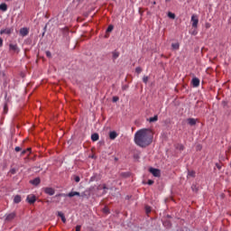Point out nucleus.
<instances>
[{"instance_id": "1", "label": "nucleus", "mask_w": 231, "mask_h": 231, "mask_svg": "<svg viewBox=\"0 0 231 231\" xmlns=\"http://www.w3.org/2000/svg\"><path fill=\"white\" fill-rule=\"evenodd\" d=\"M152 138L153 134L151 129H141L138 130L134 134V142L136 145L142 147L143 149L149 147V145L152 143Z\"/></svg>"}, {"instance_id": "2", "label": "nucleus", "mask_w": 231, "mask_h": 231, "mask_svg": "<svg viewBox=\"0 0 231 231\" xmlns=\"http://www.w3.org/2000/svg\"><path fill=\"white\" fill-rule=\"evenodd\" d=\"M59 196L60 198H75V196H78L79 198H80L83 195H81L80 192H78V191H70L69 194L61 193Z\"/></svg>"}, {"instance_id": "3", "label": "nucleus", "mask_w": 231, "mask_h": 231, "mask_svg": "<svg viewBox=\"0 0 231 231\" xmlns=\"http://www.w3.org/2000/svg\"><path fill=\"white\" fill-rule=\"evenodd\" d=\"M9 51H13V53H19L21 51V50L19 49V46L17 45V43H15V44L10 43L9 44Z\"/></svg>"}, {"instance_id": "4", "label": "nucleus", "mask_w": 231, "mask_h": 231, "mask_svg": "<svg viewBox=\"0 0 231 231\" xmlns=\"http://www.w3.org/2000/svg\"><path fill=\"white\" fill-rule=\"evenodd\" d=\"M14 32V27L11 28H5V29H2L0 31V35H11Z\"/></svg>"}, {"instance_id": "5", "label": "nucleus", "mask_w": 231, "mask_h": 231, "mask_svg": "<svg viewBox=\"0 0 231 231\" xmlns=\"http://www.w3.org/2000/svg\"><path fill=\"white\" fill-rule=\"evenodd\" d=\"M149 171L151 172V174H152V176H154L155 178H160L161 176V171L160 170L156 169V168H150Z\"/></svg>"}, {"instance_id": "6", "label": "nucleus", "mask_w": 231, "mask_h": 231, "mask_svg": "<svg viewBox=\"0 0 231 231\" xmlns=\"http://www.w3.org/2000/svg\"><path fill=\"white\" fill-rule=\"evenodd\" d=\"M191 22H192V27L198 28V23H199V19H198V16L193 14L191 16Z\"/></svg>"}, {"instance_id": "7", "label": "nucleus", "mask_w": 231, "mask_h": 231, "mask_svg": "<svg viewBox=\"0 0 231 231\" xmlns=\"http://www.w3.org/2000/svg\"><path fill=\"white\" fill-rule=\"evenodd\" d=\"M43 191L45 192V194H48L49 196H53V194H55V189L53 188H43Z\"/></svg>"}, {"instance_id": "8", "label": "nucleus", "mask_w": 231, "mask_h": 231, "mask_svg": "<svg viewBox=\"0 0 231 231\" xmlns=\"http://www.w3.org/2000/svg\"><path fill=\"white\" fill-rule=\"evenodd\" d=\"M14 218H15V213H10L5 215V221H7V223H10V221H12Z\"/></svg>"}, {"instance_id": "9", "label": "nucleus", "mask_w": 231, "mask_h": 231, "mask_svg": "<svg viewBox=\"0 0 231 231\" xmlns=\"http://www.w3.org/2000/svg\"><path fill=\"white\" fill-rule=\"evenodd\" d=\"M28 33H30V31L28 30V28L23 27V28L20 29V35H22V37H26V35H28Z\"/></svg>"}, {"instance_id": "10", "label": "nucleus", "mask_w": 231, "mask_h": 231, "mask_svg": "<svg viewBox=\"0 0 231 231\" xmlns=\"http://www.w3.org/2000/svg\"><path fill=\"white\" fill-rule=\"evenodd\" d=\"M26 201H28V203H35L37 197H35V195H29L27 196Z\"/></svg>"}, {"instance_id": "11", "label": "nucleus", "mask_w": 231, "mask_h": 231, "mask_svg": "<svg viewBox=\"0 0 231 231\" xmlns=\"http://www.w3.org/2000/svg\"><path fill=\"white\" fill-rule=\"evenodd\" d=\"M191 84H192L193 88H199V79L193 78L191 80Z\"/></svg>"}, {"instance_id": "12", "label": "nucleus", "mask_w": 231, "mask_h": 231, "mask_svg": "<svg viewBox=\"0 0 231 231\" xmlns=\"http://www.w3.org/2000/svg\"><path fill=\"white\" fill-rule=\"evenodd\" d=\"M197 122H198V119L188 118V124H189V125H196Z\"/></svg>"}, {"instance_id": "13", "label": "nucleus", "mask_w": 231, "mask_h": 231, "mask_svg": "<svg viewBox=\"0 0 231 231\" xmlns=\"http://www.w3.org/2000/svg\"><path fill=\"white\" fill-rule=\"evenodd\" d=\"M117 136H118V134H116V132H115V131H112L109 133L110 140H115Z\"/></svg>"}, {"instance_id": "14", "label": "nucleus", "mask_w": 231, "mask_h": 231, "mask_svg": "<svg viewBox=\"0 0 231 231\" xmlns=\"http://www.w3.org/2000/svg\"><path fill=\"white\" fill-rule=\"evenodd\" d=\"M30 183H32V185H39V183H41V179L35 178L32 180H31Z\"/></svg>"}, {"instance_id": "15", "label": "nucleus", "mask_w": 231, "mask_h": 231, "mask_svg": "<svg viewBox=\"0 0 231 231\" xmlns=\"http://www.w3.org/2000/svg\"><path fill=\"white\" fill-rule=\"evenodd\" d=\"M98 138H100V136L98 135V134H93L91 135V140L92 142H98Z\"/></svg>"}, {"instance_id": "16", "label": "nucleus", "mask_w": 231, "mask_h": 231, "mask_svg": "<svg viewBox=\"0 0 231 231\" xmlns=\"http://www.w3.org/2000/svg\"><path fill=\"white\" fill-rule=\"evenodd\" d=\"M58 216L61 218L62 223H66V217H64V213L59 211Z\"/></svg>"}, {"instance_id": "17", "label": "nucleus", "mask_w": 231, "mask_h": 231, "mask_svg": "<svg viewBox=\"0 0 231 231\" xmlns=\"http://www.w3.org/2000/svg\"><path fill=\"white\" fill-rule=\"evenodd\" d=\"M0 10H2V12H6V10H8V5H6V4H1Z\"/></svg>"}, {"instance_id": "18", "label": "nucleus", "mask_w": 231, "mask_h": 231, "mask_svg": "<svg viewBox=\"0 0 231 231\" xmlns=\"http://www.w3.org/2000/svg\"><path fill=\"white\" fill-rule=\"evenodd\" d=\"M148 121L150 122V124H152L154 122H158V116H154L153 117H150L148 119Z\"/></svg>"}, {"instance_id": "19", "label": "nucleus", "mask_w": 231, "mask_h": 231, "mask_svg": "<svg viewBox=\"0 0 231 231\" xmlns=\"http://www.w3.org/2000/svg\"><path fill=\"white\" fill-rule=\"evenodd\" d=\"M98 190H104V193H106V190H107V186L106 184L100 185L97 188Z\"/></svg>"}, {"instance_id": "20", "label": "nucleus", "mask_w": 231, "mask_h": 231, "mask_svg": "<svg viewBox=\"0 0 231 231\" xmlns=\"http://www.w3.org/2000/svg\"><path fill=\"white\" fill-rule=\"evenodd\" d=\"M112 57H113L114 60L118 59V57H120V52H118V51H113V52H112Z\"/></svg>"}, {"instance_id": "21", "label": "nucleus", "mask_w": 231, "mask_h": 231, "mask_svg": "<svg viewBox=\"0 0 231 231\" xmlns=\"http://www.w3.org/2000/svg\"><path fill=\"white\" fill-rule=\"evenodd\" d=\"M196 176V171H188V178H194Z\"/></svg>"}, {"instance_id": "22", "label": "nucleus", "mask_w": 231, "mask_h": 231, "mask_svg": "<svg viewBox=\"0 0 231 231\" xmlns=\"http://www.w3.org/2000/svg\"><path fill=\"white\" fill-rule=\"evenodd\" d=\"M14 203H21L22 199H21V196L16 195L14 199Z\"/></svg>"}, {"instance_id": "23", "label": "nucleus", "mask_w": 231, "mask_h": 231, "mask_svg": "<svg viewBox=\"0 0 231 231\" xmlns=\"http://www.w3.org/2000/svg\"><path fill=\"white\" fill-rule=\"evenodd\" d=\"M171 48H172V50H180V43H178V42L172 43Z\"/></svg>"}, {"instance_id": "24", "label": "nucleus", "mask_w": 231, "mask_h": 231, "mask_svg": "<svg viewBox=\"0 0 231 231\" xmlns=\"http://www.w3.org/2000/svg\"><path fill=\"white\" fill-rule=\"evenodd\" d=\"M163 226H164L166 228H171V222L167 220V221L163 222Z\"/></svg>"}, {"instance_id": "25", "label": "nucleus", "mask_w": 231, "mask_h": 231, "mask_svg": "<svg viewBox=\"0 0 231 231\" xmlns=\"http://www.w3.org/2000/svg\"><path fill=\"white\" fill-rule=\"evenodd\" d=\"M168 17H170V19H176V14L173 13H168Z\"/></svg>"}, {"instance_id": "26", "label": "nucleus", "mask_w": 231, "mask_h": 231, "mask_svg": "<svg viewBox=\"0 0 231 231\" xmlns=\"http://www.w3.org/2000/svg\"><path fill=\"white\" fill-rule=\"evenodd\" d=\"M73 180H74V181H76V183H79L80 181V177L74 175Z\"/></svg>"}, {"instance_id": "27", "label": "nucleus", "mask_w": 231, "mask_h": 231, "mask_svg": "<svg viewBox=\"0 0 231 231\" xmlns=\"http://www.w3.org/2000/svg\"><path fill=\"white\" fill-rule=\"evenodd\" d=\"M143 82L144 84H147V82H149V77H148V76H143Z\"/></svg>"}, {"instance_id": "28", "label": "nucleus", "mask_w": 231, "mask_h": 231, "mask_svg": "<svg viewBox=\"0 0 231 231\" xmlns=\"http://www.w3.org/2000/svg\"><path fill=\"white\" fill-rule=\"evenodd\" d=\"M151 210H152L151 207L145 206V212H146V214H151Z\"/></svg>"}, {"instance_id": "29", "label": "nucleus", "mask_w": 231, "mask_h": 231, "mask_svg": "<svg viewBox=\"0 0 231 231\" xmlns=\"http://www.w3.org/2000/svg\"><path fill=\"white\" fill-rule=\"evenodd\" d=\"M114 26L113 25H109L106 29V32L109 33L111 32H113Z\"/></svg>"}, {"instance_id": "30", "label": "nucleus", "mask_w": 231, "mask_h": 231, "mask_svg": "<svg viewBox=\"0 0 231 231\" xmlns=\"http://www.w3.org/2000/svg\"><path fill=\"white\" fill-rule=\"evenodd\" d=\"M8 113V105L4 106V114L6 115Z\"/></svg>"}, {"instance_id": "31", "label": "nucleus", "mask_w": 231, "mask_h": 231, "mask_svg": "<svg viewBox=\"0 0 231 231\" xmlns=\"http://www.w3.org/2000/svg\"><path fill=\"white\" fill-rule=\"evenodd\" d=\"M177 149H179V151H183V149H185V146H183V144H178Z\"/></svg>"}, {"instance_id": "32", "label": "nucleus", "mask_w": 231, "mask_h": 231, "mask_svg": "<svg viewBox=\"0 0 231 231\" xmlns=\"http://www.w3.org/2000/svg\"><path fill=\"white\" fill-rule=\"evenodd\" d=\"M191 189L193 192H198V187L196 185H192Z\"/></svg>"}, {"instance_id": "33", "label": "nucleus", "mask_w": 231, "mask_h": 231, "mask_svg": "<svg viewBox=\"0 0 231 231\" xmlns=\"http://www.w3.org/2000/svg\"><path fill=\"white\" fill-rule=\"evenodd\" d=\"M134 160H140V153H134Z\"/></svg>"}, {"instance_id": "34", "label": "nucleus", "mask_w": 231, "mask_h": 231, "mask_svg": "<svg viewBox=\"0 0 231 231\" xmlns=\"http://www.w3.org/2000/svg\"><path fill=\"white\" fill-rule=\"evenodd\" d=\"M135 72H137L138 75H140V73H142V68L137 67V68L135 69Z\"/></svg>"}, {"instance_id": "35", "label": "nucleus", "mask_w": 231, "mask_h": 231, "mask_svg": "<svg viewBox=\"0 0 231 231\" xmlns=\"http://www.w3.org/2000/svg\"><path fill=\"white\" fill-rule=\"evenodd\" d=\"M23 149L21 148V147H19V146H16L15 148H14V151L16 152H20V151H22Z\"/></svg>"}, {"instance_id": "36", "label": "nucleus", "mask_w": 231, "mask_h": 231, "mask_svg": "<svg viewBox=\"0 0 231 231\" xmlns=\"http://www.w3.org/2000/svg\"><path fill=\"white\" fill-rule=\"evenodd\" d=\"M46 56H47L49 59H51V52L50 51H46Z\"/></svg>"}, {"instance_id": "37", "label": "nucleus", "mask_w": 231, "mask_h": 231, "mask_svg": "<svg viewBox=\"0 0 231 231\" xmlns=\"http://www.w3.org/2000/svg\"><path fill=\"white\" fill-rule=\"evenodd\" d=\"M103 212H104L105 214H109V208H105L103 209Z\"/></svg>"}, {"instance_id": "38", "label": "nucleus", "mask_w": 231, "mask_h": 231, "mask_svg": "<svg viewBox=\"0 0 231 231\" xmlns=\"http://www.w3.org/2000/svg\"><path fill=\"white\" fill-rule=\"evenodd\" d=\"M112 100H113V102H118V100H120V98L118 97H114Z\"/></svg>"}, {"instance_id": "39", "label": "nucleus", "mask_w": 231, "mask_h": 231, "mask_svg": "<svg viewBox=\"0 0 231 231\" xmlns=\"http://www.w3.org/2000/svg\"><path fill=\"white\" fill-rule=\"evenodd\" d=\"M216 167H217V169H218V171H221V164L217 163V164H216Z\"/></svg>"}, {"instance_id": "40", "label": "nucleus", "mask_w": 231, "mask_h": 231, "mask_svg": "<svg viewBox=\"0 0 231 231\" xmlns=\"http://www.w3.org/2000/svg\"><path fill=\"white\" fill-rule=\"evenodd\" d=\"M154 183V180H148V185H152Z\"/></svg>"}, {"instance_id": "41", "label": "nucleus", "mask_w": 231, "mask_h": 231, "mask_svg": "<svg viewBox=\"0 0 231 231\" xmlns=\"http://www.w3.org/2000/svg\"><path fill=\"white\" fill-rule=\"evenodd\" d=\"M80 228H81L80 226H76V231H80Z\"/></svg>"}, {"instance_id": "42", "label": "nucleus", "mask_w": 231, "mask_h": 231, "mask_svg": "<svg viewBox=\"0 0 231 231\" xmlns=\"http://www.w3.org/2000/svg\"><path fill=\"white\" fill-rule=\"evenodd\" d=\"M3 46V38H0V48Z\"/></svg>"}, {"instance_id": "43", "label": "nucleus", "mask_w": 231, "mask_h": 231, "mask_svg": "<svg viewBox=\"0 0 231 231\" xmlns=\"http://www.w3.org/2000/svg\"><path fill=\"white\" fill-rule=\"evenodd\" d=\"M10 172H11V174H15V169H12V170L10 171Z\"/></svg>"}, {"instance_id": "44", "label": "nucleus", "mask_w": 231, "mask_h": 231, "mask_svg": "<svg viewBox=\"0 0 231 231\" xmlns=\"http://www.w3.org/2000/svg\"><path fill=\"white\" fill-rule=\"evenodd\" d=\"M127 88H128L127 86H123L122 89L125 90V89H127Z\"/></svg>"}, {"instance_id": "45", "label": "nucleus", "mask_w": 231, "mask_h": 231, "mask_svg": "<svg viewBox=\"0 0 231 231\" xmlns=\"http://www.w3.org/2000/svg\"><path fill=\"white\" fill-rule=\"evenodd\" d=\"M206 28H210V23H207Z\"/></svg>"}, {"instance_id": "46", "label": "nucleus", "mask_w": 231, "mask_h": 231, "mask_svg": "<svg viewBox=\"0 0 231 231\" xmlns=\"http://www.w3.org/2000/svg\"><path fill=\"white\" fill-rule=\"evenodd\" d=\"M22 154H26V150H23V151L22 152Z\"/></svg>"}, {"instance_id": "47", "label": "nucleus", "mask_w": 231, "mask_h": 231, "mask_svg": "<svg viewBox=\"0 0 231 231\" xmlns=\"http://www.w3.org/2000/svg\"><path fill=\"white\" fill-rule=\"evenodd\" d=\"M90 181H95V178L91 177Z\"/></svg>"}, {"instance_id": "48", "label": "nucleus", "mask_w": 231, "mask_h": 231, "mask_svg": "<svg viewBox=\"0 0 231 231\" xmlns=\"http://www.w3.org/2000/svg\"><path fill=\"white\" fill-rule=\"evenodd\" d=\"M125 176H129V173H125Z\"/></svg>"}, {"instance_id": "49", "label": "nucleus", "mask_w": 231, "mask_h": 231, "mask_svg": "<svg viewBox=\"0 0 231 231\" xmlns=\"http://www.w3.org/2000/svg\"><path fill=\"white\" fill-rule=\"evenodd\" d=\"M27 151H32V148H28Z\"/></svg>"}, {"instance_id": "50", "label": "nucleus", "mask_w": 231, "mask_h": 231, "mask_svg": "<svg viewBox=\"0 0 231 231\" xmlns=\"http://www.w3.org/2000/svg\"><path fill=\"white\" fill-rule=\"evenodd\" d=\"M152 5H156V2H152Z\"/></svg>"}, {"instance_id": "51", "label": "nucleus", "mask_w": 231, "mask_h": 231, "mask_svg": "<svg viewBox=\"0 0 231 231\" xmlns=\"http://www.w3.org/2000/svg\"><path fill=\"white\" fill-rule=\"evenodd\" d=\"M167 1H169V0H166V3H167Z\"/></svg>"}]
</instances>
